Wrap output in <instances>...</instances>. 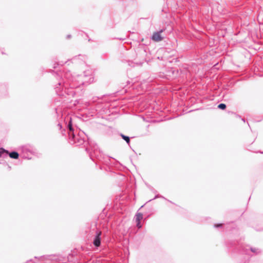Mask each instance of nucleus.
I'll use <instances>...</instances> for the list:
<instances>
[{
    "label": "nucleus",
    "instance_id": "nucleus-7",
    "mask_svg": "<svg viewBox=\"0 0 263 263\" xmlns=\"http://www.w3.org/2000/svg\"><path fill=\"white\" fill-rule=\"evenodd\" d=\"M218 107L221 109H224L226 108V105L224 104L221 103L218 105Z\"/></svg>",
    "mask_w": 263,
    "mask_h": 263
},
{
    "label": "nucleus",
    "instance_id": "nucleus-1",
    "mask_svg": "<svg viewBox=\"0 0 263 263\" xmlns=\"http://www.w3.org/2000/svg\"><path fill=\"white\" fill-rule=\"evenodd\" d=\"M162 32V30L160 32H154L152 39L155 42H159L163 40V37L161 35V33Z\"/></svg>",
    "mask_w": 263,
    "mask_h": 263
},
{
    "label": "nucleus",
    "instance_id": "nucleus-11",
    "mask_svg": "<svg viewBox=\"0 0 263 263\" xmlns=\"http://www.w3.org/2000/svg\"><path fill=\"white\" fill-rule=\"evenodd\" d=\"M251 251L254 252V250H253L252 249H251Z\"/></svg>",
    "mask_w": 263,
    "mask_h": 263
},
{
    "label": "nucleus",
    "instance_id": "nucleus-3",
    "mask_svg": "<svg viewBox=\"0 0 263 263\" xmlns=\"http://www.w3.org/2000/svg\"><path fill=\"white\" fill-rule=\"evenodd\" d=\"M101 232L99 231L97 233V234L95 238L93 240V244L96 247H99L100 245V243H101L100 236H101Z\"/></svg>",
    "mask_w": 263,
    "mask_h": 263
},
{
    "label": "nucleus",
    "instance_id": "nucleus-4",
    "mask_svg": "<svg viewBox=\"0 0 263 263\" xmlns=\"http://www.w3.org/2000/svg\"><path fill=\"white\" fill-rule=\"evenodd\" d=\"M9 155L10 158L15 159H17L19 157V155H18V153L15 152H13L9 153Z\"/></svg>",
    "mask_w": 263,
    "mask_h": 263
},
{
    "label": "nucleus",
    "instance_id": "nucleus-6",
    "mask_svg": "<svg viewBox=\"0 0 263 263\" xmlns=\"http://www.w3.org/2000/svg\"><path fill=\"white\" fill-rule=\"evenodd\" d=\"M68 128L69 129V130L70 132H73V129L72 127V120H71V119H70V120L68 123Z\"/></svg>",
    "mask_w": 263,
    "mask_h": 263
},
{
    "label": "nucleus",
    "instance_id": "nucleus-9",
    "mask_svg": "<svg viewBox=\"0 0 263 263\" xmlns=\"http://www.w3.org/2000/svg\"><path fill=\"white\" fill-rule=\"evenodd\" d=\"M221 226H222L221 224H219L216 225L215 226L217 227H221Z\"/></svg>",
    "mask_w": 263,
    "mask_h": 263
},
{
    "label": "nucleus",
    "instance_id": "nucleus-8",
    "mask_svg": "<svg viewBox=\"0 0 263 263\" xmlns=\"http://www.w3.org/2000/svg\"><path fill=\"white\" fill-rule=\"evenodd\" d=\"M4 153H6L7 154H8V152L7 151L5 150L3 148H0V157L2 156L3 154Z\"/></svg>",
    "mask_w": 263,
    "mask_h": 263
},
{
    "label": "nucleus",
    "instance_id": "nucleus-10",
    "mask_svg": "<svg viewBox=\"0 0 263 263\" xmlns=\"http://www.w3.org/2000/svg\"><path fill=\"white\" fill-rule=\"evenodd\" d=\"M71 136H72V138H74V135L73 134V133L72 132V133L71 134Z\"/></svg>",
    "mask_w": 263,
    "mask_h": 263
},
{
    "label": "nucleus",
    "instance_id": "nucleus-5",
    "mask_svg": "<svg viewBox=\"0 0 263 263\" xmlns=\"http://www.w3.org/2000/svg\"><path fill=\"white\" fill-rule=\"evenodd\" d=\"M120 136H121V137L128 143L129 144V142H130V139L127 136H126L125 135H124L123 134H121L120 135Z\"/></svg>",
    "mask_w": 263,
    "mask_h": 263
},
{
    "label": "nucleus",
    "instance_id": "nucleus-2",
    "mask_svg": "<svg viewBox=\"0 0 263 263\" xmlns=\"http://www.w3.org/2000/svg\"><path fill=\"white\" fill-rule=\"evenodd\" d=\"M143 219V214L141 213H138L136 215V221L137 222V227L138 228H141L142 226L140 224V221Z\"/></svg>",
    "mask_w": 263,
    "mask_h": 263
}]
</instances>
